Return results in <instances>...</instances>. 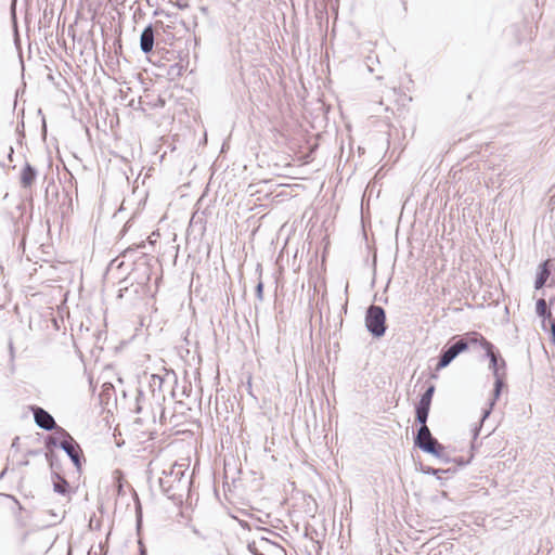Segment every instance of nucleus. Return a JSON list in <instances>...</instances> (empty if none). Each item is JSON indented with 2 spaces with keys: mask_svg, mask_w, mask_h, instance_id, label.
Segmentation results:
<instances>
[{
  "mask_svg": "<svg viewBox=\"0 0 555 555\" xmlns=\"http://www.w3.org/2000/svg\"><path fill=\"white\" fill-rule=\"evenodd\" d=\"M185 473L184 465L176 463L168 472L164 470L158 480L162 492L176 503L182 502L183 495L191 483V479L185 478Z\"/></svg>",
  "mask_w": 555,
  "mask_h": 555,
  "instance_id": "f257e3e1",
  "label": "nucleus"
},
{
  "mask_svg": "<svg viewBox=\"0 0 555 555\" xmlns=\"http://www.w3.org/2000/svg\"><path fill=\"white\" fill-rule=\"evenodd\" d=\"M260 543L271 544L270 540H269V539H266V538H261V539H260Z\"/></svg>",
  "mask_w": 555,
  "mask_h": 555,
  "instance_id": "e433bc0d",
  "label": "nucleus"
},
{
  "mask_svg": "<svg viewBox=\"0 0 555 555\" xmlns=\"http://www.w3.org/2000/svg\"><path fill=\"white\" fill-rule=\"evenodd\" d=\"M416 468H417V470H420L421 473H423L425 475H433L441 482V485H444L443 478H442V474H443L442 468H434L431 466L424 465L423 463H418Z\"/></svg>",
  "mask_w": 555,
  "mask_h": 555,
  "instance_id": "dca6fc26",
  "label": "nucleus"
},
{
  "mask_svg": "<svg viewBox=\"0 0 555 555\" xmlns=\"http://www.w3.org/2000/svg\"><path fill=\"white\" fill-rule=\"evenodd\" d=\"M18 440H20V438H18V437H15V438L13 439V442H12V446H11V447H12V448L17 449V447H18Z\"/></svg>",
  "mask_w": 555,
  "mask_h": 555,
  "instance_id": "473e14b6",
  "label": "nucleus"
},
{
  "mask_svg": "<svg viewBox=\"0 0 555 555\" xmlns=\"http://www.w3.org/2000/svg\"><path fill=\"white\" fill-rule=\"evenodd\" d=\"M7 470H8V468H4V469L0 473V479L4 477V475L7 474Z\"/></svg>",
  "mask_w": 555,
  "mask_h": 555,
  "instance_id": "4c0bfd02",
  "label": "nucleus"
},
{
  "mask_svg": "<svg viewBox=\"0 0 555 555\" xmlns=\"http://www.w3.org/2000/svg\"><path fill=\"white\" fill-rule=\"evenodd\" d=\"M28 463H29V462H28V460H25V461H23V462L21 463V465H28Z\"/></svg>",
  "mask_w": 555,
  "mask_h": 555,
  "instance_id": "a19ab883",
  "label": "nucleus"
},
{
  "mask_svg": "<svg viewBox=\"0 0 555 555\" xmlns=\"http://www.w3.org/2000/svg\"><path fill=\"white\" fill-rule=\"evenodd\" d=\"M31 412L34 414L35 423L39 428L51 431L56 427L54 417L43 408L34 405L31 406Z\"/></svg>",
  "mask_w": 555,
  "mask_h": 555,
  "instance_id": "9d476101",
  "label": "nucleus"
},
{
  "mask_svg": "<svg viewBox=\"0 0 555 555\" xmlns=\"http://www.w3.org/2000/svg\"><path fill=\"white\" fill-rule=\"evenodd\" d=\"M399 1H400V3H401V4H402V7H403V12L405 13V12H406V10H408V8H406V1H405V0H399Z\"/></svg>",
  "mask_w": 555,
  "mask_h": 555,
  "instance_id": "f704fd0d",
  "label": "nucleus"
},
{
  "mask_svg": "<svg viewBox=\"0 0 555 555\" xmlns=\"http://www.w3.org/2000/svg\"><path fill=\"white\" fill-rule=\"evenodd\" d=\"M444 450H446V447L441 443L440 444V450H439V455L438 456H435L436 459H438L441 463L443 464H449V463H452V457H450L449 455H447L444 453Z\"/></svg>",
  "mask_w": 555,
  "mask_h": 555,
  "instance_id": "412c9836",
  "label": "nucleus"
},
{
  "mask_svg": "<svg viewBox=\"0 0 555 555\" xmlns=\"http://www.w3.org/2000/svg\"><path fill=\"white\" fill-rule=\"evenodd\" d=\"M37 178V170L29 163H25L21 172V185L23 188H30Z\"/></svg>",
  "mask_w": 555,
  "mask_h": 555,
  "instance_id": "ddd939ff",
  "label": "nucleus"
},
{
  "mask_svg": "<svg viewBox=\"0 0 555 555\" xmlns=\"http://www.w3.org/2000/svg\"><path fill=\"white\" fill-rule=\"evenodd\" d=\"M150 269L145 267L144 270V279L142 282H138L137 284L131 283V285L121 286L118 291L117 297L122 299L127 298L132 301L135 298L141 297L147 291V283L150 281Z\"/></svg>",
  "mask_w": 555,
  "mask_h": 555,
  "instance_id": "423d86ee",
  "label": "nucleus"
},
{
  "mask_svg": "<svg viewBox=\"0 0 555 555\" xmlns=\"http://www.w3.org/2000/svg\"><path fill=\"white\" fill-rule=\"evenodd\" d=\"M60 449H62L67 454L76 469L80 472L82 463L85 462V457L79 443L75 439H67L60 443Z\"/></svg>",
  "mask_w": 555,
  "mask_h": 555,
  "instance_id": "6e6552de",
  "label": "nucleus"
},
{
  "mask_svg": "<svg viewBox=\"0 0 555 555\" xmlns=\"http://www.w3.org/2000/svg\"><path fill=\"white\" fill-rule=\"evenodd\" d=\"M56 480L53 482V490L62 495H66L69 492L68 481L59 474V477H54Z\"/></svg>",
  "mask_w": 555,
  "mask_h": 555,
  "instance_id": "f3484780",
  "label": "nucleus"
},
{
  "mask_svg": "<svg viewBox=\"0 0 555 555\" xmlns=\"http://www.w3.org/2000/svg\"><path fill=\"white\" fill-rule=\"evenodd\" d=\"M504 387H505V379H503L501 377H498L496 379H494L493 390H492V398H491V400L489 402V408L485 409L483 412H482V415H481V418H480V424L486 418L489 417V415H490V413L492 411V408L494 406L496 400L500 398Z\"/></svg>",
  "mask_w": 555,
  "mask_h": 555,
  "instance_id": "9b49d317",
  "label": "nucleus"
},
{
  "mask_svg": "<svg viewBox=\"0 0 555 555\" xmlns=\"http://www.w3.org/2000/svg\"><path fill=\"white\" fill-rule=\"evenodd\" d=\"M44 456L47 462L49 463V466L52 470L53 477H59V470L61 469V461L56 453L53 450H49L44 452Z\"/></svg>",
  "mask_w": 555,
  "mask_h": 555,
  "instance_id": "4468645a",
  "label": "nucleus"
},
{
  "mask_svg": "<svg viewBox=\"0 0 555 555\" xmlns=\"http://www.w3.org/2000/svg\"><path fill=\"white\" fill-rule=\"evenodd\" d=\"M430 409L415 405V422L420 427L427 426V420Z\"/></svg>",
  "mask_w": 555,
  "mask_h": 555,
  "instance_id": "a211bd4d",
  "label": "nucleus"
},
{
  "mask_svg": "<svg viewBox=\"0 0 555 555\" xmlns=\"http://www.w3.org/2000/svg\"><path fill=\"white\" fill-rule=\"evenodd\" d=\"M479 339L480 333L478 332H468L464 335L452 337L440 351L436 371L447 367L459 354L468 350L470 345L478 344Z\"/></svg>",
  "mask_w": 555,
  "mask_h": 555,
  "instance_id": "f03ea898",
  "label": "nucleus"
},
{
  "mask_svg": "<svg viewBox=\"0 0 555 555\" xmlns=\"http://www.w3.org/2000/svg\"><path fill=\"white\" fill-rule=\"evenodd\" d=\"M42 453H43L42 449H36V450H28L26 452V455L27 456H37V455H40Z\"/></svg>",
  "mask_w": 555,
  "mask_h": 555,
  "instance_id": "bb28decb",
  "label": "nucleus"
},
{
  "mask_svg": "<svg viewBox=\"0 0 555 555\" xmlns=\"http://www.w3.org/2000/svg\"><path fill=\"white\" fill-rule=\"evenodd\" d=\"M478 344L485 350L486 357L489 359V369L492 371L494 379L498 377L505 379L506 362L499 350L495 349V346L491 341L487 340L481 334Z\"/></svg>",
  "mask_w": 555,
  "mask_h": 555,
  "instance_id": "20e7f679",
  "label": "nucleus"
},
{
  "mask_svg": "<svg viewBox=\"0 0 555 555\" xmlns=\"http://www.w3.org/2000/svg\"><path fill=\"white\" fill-rule=\"evenodd\" d=\"M143 397V392L142 391H139V395L137 397V409H135V412L137 413H140L141 412V406L139 404V401H140V398Z\"/></svg>",
  "mask_w": 555,
  "mask_h": 555,
  "instance_id": "c85d7f7f",
  "label": "nucleus"
},
{
  "mask_svg": "<svg viewBox=\"0 0 555 555\" xmlns=\"http://www.w3.org/2000/svg\"><path fill=\"white\" fill-rule=\"evenodd\" d=\"M555 302V296L550 299V305H553Z\"/></svg>",
  "mask_w": 555,
  "mask_h": 555,
  "instance_id": "ea45409f",
  "label": "nucleus"
},
{
  "mask_svg": "<svg viewBox=\"0 0 555 555\" xmlns=\"http://www.w3.org/2000/svg\"><path fill=\"white\" fill-rule=\"evenodd\" d=\"M193 532H194L195 534H199V531H198L196 528H193Z\"/></svg>",
  "mask_w": 555,
  "mask_h": 555,
  "instance_id": "79ce46f5",
  "label": "nucleus"
},
{
  "mask_svg": "<svg viewBox=\"0 0 555 555\" xmlns=\"http://www.w3.org/2000/svg\"><path fill=\"white\" fill-rule=\"evenodd\" d=\"M13 154H14V150L12 146L9 147V154H8V157L10 160H12V157H13Z\"/></svg>",
  "mask_w": 555,
  "mask_h": 555,
  "instance_id": "72a5a7b5",
  "label": "nucleus"
},
{
  "mask_svg": "<svg viewBox=\"0 0 555 555\" xmlns=\"http://www.w3.org/2000/svg\"><path fill=\"white\" fill-rule=\"evenodd\" d=\"M52 430H54V436L60 440V441H64V440H70V439H74L70 434L64 429L63 427L59 426L56 424V427L53 428Z\"/></svg>",
  "mask_w": 555,
  "mask_h": 555,
  "instance_id": "6ab92c4d",
  "label": "nucleus"
},
{
  "mask_svg": "<svg viewBox=\"0 0 555 555\" xmlns=\"http://www.w3.org/2000/svg\"><path fill=\"white\" fill-rule=\"evenodd\" d=\"M479 430H480V426L479 427H475V429H474V438H477V436L479 435Z\"/></svg>",
  "mask_w": 555,
  "mask_h": 555,
  "instance_id": "c9c22d12",
  "label": "nucleus"
},
{
  "mask_svg": "<svg viewBox=\"0 0 555 555\" xmlns=\"http://www.w3.org/2000/svg\"><path fill=\"white\" fill-rule=\"evenodd\" d=\"M535 313L542 319L541 327L544 332H548L550 340L552 341V322L555 321V318L544 298H540L535 301Z\"/></svg>",
  "mask_w": 555,
  "mask_h": 555,
  "instance_id": "1a4fd4ad",
  "label": "nucleus"
},
{
  "mask_svg": "<svg viewBox=\"0 0 555 555\" xmlns=\"http://www.w3.org/2000/svg\"><path fill=\"white\" fill-rule=\"evenodd\" d=\"M456 472H457V469H456V468H454V467H450V468H447V469H442V473H443V474H448V475H454Z\"/></svg>",
  "mask_w": 555,
  "mask_h": 555,
  "instance_id": "c756f323",
  "label": "nucleus"
},
{
  "mask_svg": "<svg viewBox=\"0 0 555 555\" xmlns=\"http://www.w3.org/2000/svg\"><path fill=\"white\" fill-rule=\"evenodd\" d=\"M552 344L555 346V321L552 322Z\"/></svg>",
  "mask_w": 555,
  "mask_h": 555,
  "instance_id": "2f4dec72",
  "label": "nucleus"
},
{
  "mask_svg": "<svg viewBox=\"0 0 555 555\" xmlns=\"http://www.w3.org/2000/svg\"><path fill=\"white\" fill-rule=\"evenodd\" d=\"M256 273L258 275V280L261 279V275H262V266H261V263H257V266H256Z\"/></svg>",
  "mask_w": 555,
  "mask_h": 555,
  "instance_id": "7c9ffc66",
  "label": "nucleus"
},
{
  "mask_svg": "<svg viewBox=\"0 0 555 555\" xmlns=\"http://www.w3.org/2000/svg\"><path fill=\"white\" fill-rule=\"evenodd\" d=\"M183 66L176 63L173 65L170 66V69H169V74H177V75H181V70H182Z\"/></svg>",
  "mask_w": 555,
  "mask_h": 555,
  "instance_id": "a878e982",
  "label": "nucleus"
},
{
  "mask_svg": "<svg viewBox=\"0 0 555 555\" xmlns=\"http://www.w3.org/2000/svg\"><path fill=\"white\" fill-rule=\"evenodd\" d=\"M414 447L433 456L439 455L440 442L433 436L428 426L418 427L413 437Z\"/></svg>",
  "mask_w": 555,
  "mask_h": 555,
  "instance_id": "39448f33",
  "label": "nucleus"
},
{
  "mask_svg": "<svg viewBox=\"0 0 555 555\" xmlns=\"http://www.w3.org/2000/svg\"><path fill=\"white\" fill-rule=\"evenodd\" d=\"M441 498L447 499L448 498V493L446 491H442L441 492Z\"/></svg>",
  "mask_w": 555,
  "mask_h": 555,
  "instance_id": "58836bf2",
  "label": "nucleus"
},
{
  "mask_svg": "<svg viewBox=\"0 0 555 555\" xmlns=\"http://www.w3.org/2000/svg\"><path fill=\"white\" fill-rule=\"evenodd\" d=\"M139 555H147L146 548L142 541H139Z\"/></svg>",
  "mask_w": 555,
  "mask_h": 555,
  "instance_id": "cd10ccee",
  "label": "nucleus"
},
{
  "mask_svg": "<svg viewBox=\"0 0 555 555\" xmlns=\"http://www.w3.org/2000/svg\"><path fill=\"white\" fill-rule=\"evenodd\" d=\"M386 311L383 307L377 305H370L366 308L364 315V324L366 331L373 338H382L387 331Z\"/></svg>",
  "mask_w": 555,
  "mask_h": 555,
  "instance_id": "7ed1b4c3",
  "label": "nucleus"
},
{
  "mask_svg": "<svg viewBox=\"0 0 555 555\" xmlns=\"http://www.w3.org/2000/svg\"><path fill=\"white\" fill-rule=\"evenodd\" d=\"M158 28H164L162 21H157L154 25L149 24L140 35V49L146 55L153 52L154 46L158 48V42L155 43Z\"/></svg>",
  "mask_w": 555,
  "mask_h": 555,
  "instance_id": "0eeeda50",
  "label": "nucleus"
},
{
  "mask_svg": "<svg viewBox=\"0 0 555 555\" xmlns=\"http://www.w3.org/2000/svg\"><path fill=\"white\" fill-rule=\"evenodd\" d=\"M10 350H11V352L13 351V345H12V343H10Z\"/></svg>",
  "mask_w": 555,
  "mask_h": 555,
  "instance_id": "37998d69",
  "label": "nucleus"
},
{
  "mask_svg": "<svg viewBox=\"0 0 555 555\" xmlns=\"http://www.w3.org/2000/svg\"><path fill=\"white\" fill-rule=\"evenodd\" d=\"M263 287L262 279H259L255 286V295L260 302L263 301Z\"/></svg>",
  "mask_w": 555,
  "mask_h": 555,
  "instance_id": "4be33fe9",
  "label": "nucleus"
},
{
  "mask_svg": "<svg viewBox=\"0 0 555 555\" xmlns=\"http://www.w3.org/2000/svg\"><path fill=\"white\" fill-rule=\"evenodd\" d=\"M247 550L253 554V555H264L262 552H260L258 550V546H257V543L255 541L253 542H248L247 544Z\"/></svg>",
  "mask_w": 555,
  "mask_h": 555,
  "instance_id": "b1692460",
  "label": "nucleus"
},
{
  "mask_svg": "<svg viewBox=\"0 0 555 555\" xmlns=\"http://www.w3.org/2000/svg\"><path fill=\"white\" fill-rule=\"evenodd\" d=\"M435 390H436L435 385H433V384L428 385V387L425 389V391L421 395V398L416 405L430 409Z\"/></svg>",
  "mask_w": 555,
  "mask_h": 555,
  "instance_id": "2eb2a0df",
  "label": "nucleus"
},
{
  "mask_svg": "<svg viewBox=\"0 0 555 555\" xmlns=\"http://www.w3.org/2000/svg\"><path fill=\"white\" fill-rule=\"evenodd\" d=\"M470 460H465L463 456H456L452 459V463L456 464L460 467H464L469 464Z\"/></svg>",
  "mask_w": 555,
  "mask_h": 555,
  "instance_id": "393cba45",
  "label": "nucleus"
},
{
  "mask_svg": "<svg viewBox=\"0 0 555 555\" xmlns=\"http://www.w3.org/2000/svg\"><path fill=\"white\" fill-rule=\"evenodd\" d=\"M551 275V260L546 259L538 266L537 275L534 280V288L541 289L545 286L546 281Z\"/></svg>",
  "mask_w": 555,
  "mask_h": 555,
  "instance_id": "f8f14e48",
  "label": "nucleus"
},
{
  "mask_svg": "<svg viewBox=\"0 0 555 555\" xmlns=\"http://www.w3.org/2000/svg\"><path fill=\"white\" fill-rule=\"evenodd\" d=\"M60 441L55 436L49 435L44 439V446L47 451L52 450V448H60Z\"/></svg>",
  "mask_w": 555,
  "mask_h": 555,
  "instance_id": "aec40b11",
  "label": "nucleus"
},
{
  "mask_svg": "<svg viewBox=\"0 0 555 555\" xmlns=\"http://www.w3.org/2000/svg\"><path fill=\"white\" fill-rule=\"evenodd\" d=\"M164 383V378L157 374H153L152 377H151V386L152 387H158V388H162V385Z\"/></svg>",
  "mask_w": 555,
  "mask_h": 555,
  "instance_id": "5701e85b",
  "label": "nucleus"
}]
</instances>
